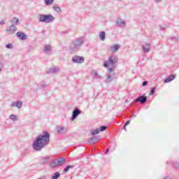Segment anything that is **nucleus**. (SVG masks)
Wrapping results in <instances>:
<instances>
[{
  "mask_svg": "<svg viewBox=\"0 0 179 179\" xmlns=\"http://www.w3.org/2000/svg\"><path fill=\"white\" fill-rule=\"evenodd\" d=\"M59 176H61V173L59 172H56L52 176L51 179H58L59 178Z\"/></svg>",
  "mask_w": 179,
  "mask_h": 179,
  "instance_id": "28",
  "label": "nucleus"
},
{
  "mask_svg": "<svg viewBox=\"0 0 179 179\" xmlns=\"http://www.w3.org/2000/svg\"><path fill=\"white\" fill-rule=\"evenodd\" d=\"M141 48H142V50H143V52L146 54V52H149V51H150L151 45H150V43L144 42L141 45Z\"/></svg>",
  "mask_w": 179,
  "mask_h": 179,
  "instance_id": "8",
  "label": "nucleus"
},
{
  "mask_svg": "<svg viewBox=\"0 0 179 179\" xmlns=\"http://www.w3.org/2000/svg\"><path fill=\"white\" fill-rule=\"evenodd\" d=\"M159 28H160V30H164V29L167 28V27L166 25H164V27L160 25Z\"/></svg>",
  "mask_w": 179,
  "mask_h": 179,
  "instance_id": "38",
  "label": "nucleus"
},
{
  "mask_svg": "<svg viewBox=\"0 0 179 179\" xmlns=\"http://www.w3.org/2000/svg\"><path fill=\"white\" fill-rule=\"evenodd\" d=\"M129 124H131V120H127L124 124V127H127V125H129Z\"/></svg>",
  "mask_w": 179,
  "mask_h": 179,
  "instance_id": "37",
  "label": "nucleus"
},
{
  "mask_svg": "<svg viewBox=\"0 0 179 179\" xmlns=\"http://www.w3.org/2000/svg\"><path fill=\"white\" fill-rule=\"evenodd\" d=\"M97 134H100V129L99 128L91 131V135L93 136H94V135H97Z\"/></svg>",
  "mask_w": 179,
  "mask_h": 179,
  "instance_id": "26",
  "label": "nucleus"
},
{
  "mask_svg": "<svg viewBox=\"0 0 179 179\" xmlns=\"http://www.w3.org/2000/svg\"><path fill=\"white\" fill-rule=\"evenodd\" d=\"M22 101H17L16 102H13L11 103V106L12 107H17V108H22Z\"/></svg>",
  "mask_w": 179,
  "mask_h": 179,
  "instance_id": "18",
  "label": "nucleus"
},
{
  "mask_svg": "<svg viewBox=\"0 0 179 179\" xmlns=\"http://www.w3.org/2000/svg\"><path fill=\"white\" fill-rule=\"evenodd\" d=\"M54 20H55V17L52 15H41L39 17V22L44 23H51V22H54Z\"/></svg>",
  "mask_w": 179,
  "mask_h": 179,
  "instance_id": "4",
  "label": "nucleus"
},
{
  "mask_svg": "<svg viewBox=\"0 0 179 179\" xmlns=\"http://www.w3.org/2000/svg\"><path fill=\"white\" fill-rule=\"evenodd\" d=\"M6 48H8V50H12V48H13V45L12 43H8L6 45Z\"/></svg>",
  "mask_w": 179,
  "mask_h": 179,
  "instance_id": "32",
  "label": "nucleus"
},
{
  "mask_svg": "<svg viewBox=\"0 0 179 179\" xmlns=\"http://www.w3.org/2000/svg\"><path fill=\"white\" fill-rule=\"evenodd\" d=\"M110 74L108 75L106 79V83H111V82L114 81L117 79V77L115 76V73H109Z\"/></svg>",
  "mask_w": 179,
  "mask_h": 179,
  "instance_id": "11",
  "label": "nucleus"
},
{
  "mask_svg": "<svg viewBox=\"0 0 179 179\" xmlns=\"http://www.w3.org/2000/svg\"><path fill=\"white\" fill-rule=\"evenodd\" d=\"M72 62L73 64H83L85 62V57L82 56H73Z\"/></svg>",
  "mask_w": 179,
  "mask_h": 179,
  "instance_id": "6",
  "label": "nucleus"
},
{
  "mask_svg": "<svg viewBox=\"0 0 179 179\" xmlns=\"http://www.w3.org/2000/svg\"><path fill=\"white\" fill-rule=\"evenodd\" d=\"M83 38H78L76 40H74L70 45V49L72 51H78L82 45H83Z\"/></svg>",
  "mask_w": 179,
  "mask_h": 179,
  "instance_id": "3",
  "label": "nucleus"
},
{
  "mask_svg": "<svg viewBox=\"0 0 179 179\" xmlns=\"http://www.w3.org/2000/svg\"><path fill=\"white\" fill-rule=\"evenodd\" d=\"M56 131L59 135H65L68 132V129L64 127L57 126L56 127Z\"/></svg>",
  "mask_w": 179,
  "mask_h": 179,
  "instance_id": "7",
  "label": "nucleus"
},
{
  "mask_svg": "<svg viewBox=\"0 0 179 179\" xmlns=\"http://www.w3.org/2000/svg\"><path fill=\"white\" fill-rule=\"evenodd\" d=\"M0 24H5V20L0 21Z\"/></svg>",
  "mask_w": 179,
  "mask_h": 179,
  "instance_id": "40",
  "label": "nucleus"
},
{
  "mask_svg": "<svg viewBox=\"0 0 179 179\" xmlns=\"http://www.w3.org/2000/svg\"><path fill=\"white\" fill-rule=\"evenodd\" d=\"M12 24H13L14 26H17V24H19V19L17 17H13L11 20H10Z\"/></svg>",
  "mask_w": 179,
  "mask_h": 179,
  "instance_id": "21",
  "label": "nucleus"
},
{
  "mask_svg": "<svg viewBox=\"0 0 179 179\" xmlns=\"http://www.w3.org/2000/svg\"><path fill=\"white\" fill-rule=\"evenodd\" d=\"M155 87L152 88L150 92V96H153V94H155Z\"/></svg>",
  "mask_w": 179,
  "mask_h": 179,
  "instance_id": "34",
  "label": "nucleus"
},
{
  "mask_svg": "<svg viewBox=\"0 0 179 179\" xmlns=\"http://www.w3.org/2000/svg\"><path fill=\"white\" fill-rule=\"evenodd\" d=\"M38 89H44L45 87V83L41 82L37 85Z\"/></svg>",
  "mask_w": 179,
  "mask_h": 179,
  "instance_id": "27",
  "label": "nucleus"
},
{
  "mask_svg": "<svg viewBox=\"0 0 179 179\" xmlns=\"http://www.w3.org/2000/svg\"><path fill=\"white\" fill-rule=\"evenodd\" d=\"M173 166L176 169H179V164L177 162L173 163Z\"/></svg>",
  "mask_w": 179,
  "mask_h": 179,
  "instance_id": "36",
  "label": "nucleus"
},
{
  "mask_svg": "<svg viewBox=\"0 0 179 179\" xmlns=\"http://www.w3.org/2000/svg\"><path fill=\"white\" fill-rule=\"evenodd\" d=\"M148 101V97L145 95L140 96L134 100V103H141V104H145Z\"/></svg>",
  "mask_w": 179,
  "mask_h": 179,
  "instance_id": "10",
  "label": "nucleus"
},
{
  "mask_svg": "<svg viewBox=\"0 0 179 179\" xmlns=\"http://www.w3.org/2000/svg\"><path fill=\"white\" fill-rule=\"evenodd\" d=\"M16 36L20 40H26L27 38V36L24 33H22L20 31L17 32Z\"/></svg>",
  "mask_w": 179,
  "mask_h": 179,
  "instance_id": "16",
  "label": "nucleus"
},
{
  "mask_svg": "<svg viewBox=\"0 0 179 179\" xmlns=\"http://www.w3.org/2000/svg\"><path fill=\"white\" fill-rule=\"evenodd\" d=\"M124 131H127V127L124 126Z\"/></svg>",
  "mask_w": 179,
  "mask_h": 179,
  "instance_id": "43",
  "label": "nucleus"
},
{
  "mask_svg": "<svg viewBox=\"0 0 179 179\" xmlns=\"http://www.w3.org/2000/svg\"><path fill=\"white\" fill-rule=\"evenodd\" d=\"M99 38H101V40L102 41H104V40H106V32L105 31H101L99 34Z\"/></svg>",
  "mask_w": 179,
  "mask_h": 179,
  "instance_id": "25",
  "label": "nucleus"
},
{
  "mask_svg": "<svg viewBox=\"0 0 179 179\" xmlns=\"http://www.w3.org/2000/svg\"><path fill=\"white\" fill-rule=\"evenodd\" d=\"M75 167V165H67L64 169V173H68V171H69L70 169H73Z\"/></svg>",
  "mask_w": 179,
  "mask_h": 179,
  "instance_id": "23",
  "label": "nucleus"
},
{
  "mask_svg": "<svg viewBox=\"0 0 179 179\" xmlns=\"http://www.w3.org/2000/svg\"><path fill=\"white\" fill-rule=\"evenodd\" d=\"M57 72H59L58 67H52L48 71V73H57Z\"/></svg>",
  "mask_w": 179,
  "mask_h": 179,
  "instance_id": "19",
  "label": "nucleus"
},
{
  "mask_svg": "<svg viewBox=\"0 0 179 179\" xmlns=\"http://www.w3.org/2000/svg\"><path fill=\"white\" fill-rule=\"evenodd\" d=\"M121 48V45L115 44L110 47L109 51L110 52H117V50Z\"/></svg>",
  "mask_w": 179,
  "mask_h": 179,
  "instance_id": "14",
  "label": "nucleus"
},
{
  "mask_svg": "<svg viewBox=\"0 0 179 179\" xmlns=\"http://www.w3.org/2000/svg\"><path fill=\"white\" fill-rule=\"evenodd\" d=\"M45 3L47 6L52 5V3H54V0H45Z\"/></svg>",
  "mask_w": 179,
  "mask_h": 179,
  "instance_id": "31",
  "label": "nucleus"
},
{
  "mask_svg": "<svg viewBox=\"0 0 179 179\" xmlns=\"http://www.w3.org/2000/svg\"><path fill=\"white\" fill-rule=\"evenodd\" d=\"M117 62H118V57H117L115 55L109 56L108 60L105 61L103 66L104 68H108V73H112L113 71H115V68H117Z\"/></svg>",
  "mask_w": 179,
  "mask_h": 179,
  "instance_id": "2",
  "label": "nucleus"
},
{
  "mask_svg": "<svg viewBox=\"0 0 179 179\" xmlns=\"http://www.w3.org/2000/svg\"><path fill=\"white\" fill-rule=\"evenodd\" d=\"M127 24V22H125V20L121 19V18H118L116 21V24L117 26H122L123 27H124L125 24Z\"/></svg>",
  "mask_w": 179,
  "mask_h": 179,
  "instance_id": "17",
  "label": "nucleus"
},
{
  "mask_svg": "<svg viewBox=\"0 0 179 179\" xmlns=\"http://www.w3.org/2000/svg\"><path fill=\"white\" fill-rule=\"evenodd\" d=\"M10 120H12L13 121H18V118H17V116H16V115H13V114H12V115H10Z\"/></svg>",
  "mask_w": 179,
  "mask_h": 179,
  "instance_id": "29",
  "label": "nucleus"
},
{
  "mask_svg": "<svg viewBox=\"0 0 179 179\" xmlns=\"http://www.w3.org/2000/svg\"><path fill=\"white\" fill-rule=\"evenodd\" d=\"M146 85H148V81H144L143 83V86H146Z\"/></svg>",
  "mask_w": 179,
  "mask_h": 179,
  "instance_id": "39",
  "label": "nucleus"
},
{
  "mask_svg": "<svg viewBox=\"0 0 179 179\" xmlns=\"http://www.w3.org/2000/svg\"><path fill=\"white\" fill-rule=\"evenodd\" d=\"M16 30H17V28L16 27V26L12 24L11 26L7 28L6 31H8L9 34H13L16 32Z\"/></svg>",
  "mask_w": 179,
  "mask_h": 179,
  "instance_id": "12",
  "label": "nucleus"
},
{
  "mask_svg": "<svg viewBox=\"0 0 179 179\" xmlns=\"http://www.w3.org/2000/svg\"><path fill=\"white\" fill-rule=\"evenodd\" d=\"M106 153H108V150H106Z\"/></svg>",
  "mask_w": 179,
  "mask_h": 179,
  "instance_id": "44",
  "label": "nucleus"
},
{
  "mask_svg": "<svg viewBox=\"0 0 179 179\" xmlns=\"http://www.w3.org/2000/svg\"><path fill=\"white\" fill-rule=\"evenodd\" d=\"M132 117H136V115H132V116L130 117V118H132Z\"/></svg>",
  "mask_w": 179,
  "mask_h": 179,
  "instance_id": "42",
  "label": "nucleus"
},
{
  "mask_svg": "<svg viewBox=\"0 0 179 179\" xmlns=\"http://www.w3.org/2000/svg\"><path fill=\"white\" fill-rule=\"evenodd\" d=\"M107 129V127L106 126H101L99 128V132H103V131H106Z\"/></svg>",
  "mask_w": 179,
  "mask_h": 179,
  "instance_id": "33",
  "label": "nucleus"
},
{
  "mask_svg": "<svg viewBox=\"0 0 179 179\" xmlns=\"http://www.w3.org/2000/svg\"><path fill=\"white\" fill-rule=\"evenodd\" d=\"M43 52H44V54L51 55L52 52L51 46L50 45H45L44 49H43Z\"/></svg>",
  "mask_w": 179,
  "mask_h": 179,
  "instance_id": "15",
  "label": "nucleus"
},
{
  "mask_svg": "<svg viewBox=\"0 0 179 179\" xmlns=\"http://www.w3.org/2000/svg\"><path fill=\"white\" fill-rule=\"evenodd\" d=\"M117 1H121V0H117Z\"/></svg>",
  "mask_w": 179,
  "mask_h": 179,
  "instance_id": "46",
  "label": "nucleus"
},
{
  "mask_svg": "<svg viewBox=\"0 0 179 179\" xmlns=\"http://www.w3.org/2000/svg\"><path fill=\"white\" fill-rule=\"evenodd\" d=\"M100 139H101V136H93L89 139V143L94 144L96 142H99Z\"/></svg>",
  "mask_w": 179,
  "mask_h": 179,
  "instance_id": "13",
  "label": "nucleus"
},
{
  "mask_svg": "<svg viewBox=\"0 0 179 179\" xmlns=\"http://www.w3.org/2000/svg\"><path fill=\"white\" fill-rule=\"evenodd\" d=\"M1 69H0V72H1Z\"/></svg>",
  "mask_w": 179,
  "mask_h": 179,
  "instance_id": "45",
  "label": "nucleus"
},
{
  "mask_svg": "<svg viewBox=\"0 0 179 179\" xmlns=\"http://www.w3.org/2000/svg\"><path fill=\"white\" fill-rule=\"evenodd\" d=\"M92 75H93L94 79H100L101 78L100 75H99V73L96 71H92Z\"/></svg>",
  "mask_w": 179,
  "mask_h": 179,
  "instance_id": "22",
  "label": "nucleus"
},
{
  "mask_svg": "<svg viewBox=\"0 0 179 179\" xmlns=\"http://www.w3.org/2000/svg\"><path fill=\"white\" fill-rule=\"evenodd\" d=\"M48 143H50V133L47 131H43V134L39 135L34 142L33 148L36 152H40Z\"/></svg>",
  "mask_w": 179,
  "mask_h": 179,
  "instance_id": "1",
  "label": "nucleus"
},
{
  "mask_svg": "<svg viewBox=\"0 0 179 179\" xmlns=\"http://www.w3.org/2000/svg\"><path fill=\"white\" fill-rule=\"evenodd\" d=\"M80 114H82V110H79L77 107L74 108L73 110V114L71 116V120L75 121L76 120V117L80 115Z\"/></svg>",
  "mask_w": 179,
  "mask_h": 179,
  "instance_id": "9",
  "label": "nucleus"
},
{
  "mask_svg": "<svg viewBox=\"0 0 179 179\" xmlns=\"http://www.w3.org/2000/svg\"><path fill=\"white\" fill-rule=\"evenodd\" d=\"M65 164V158L59 157V159H55L53 162H50V167L55 169L57 167H59V166H62Z\"/></svg>",
  "mask_w": 179,
  "mask_h": 179,
  "instance_id": "5",
  "label": "nucleus"
},
{
  "mask_svg": "<svg viewBox=\"0 0 179 179\" xmlns=\"http://www.w3.org/2000/svg\"><path fill=\"white\" fill-rule=\"evenodd\" d=\"M175 78H176L175 76L171 75L164 80V83H169L171 82V80H174Z\"/></svg>",
  "mask_w": 179,
  "mask_h": 179,
  "instance_id": "20",
  "label": "nucleus"
},
{
  "mask_svg": "<svg viewBox=\"0 0 179 179\" xmlns=\"http://www.w3.org/2000/svg\"><path fill=\"white\" fill-rule=\"evenodd\" d=\"M164 179H171V178H169V176H166Z\"/></svg>",
  "mask_w": 179,
  "mask_h": 179,
  "instance_id": "41",
  "label": "nucleus"
},
{
  "mask_svg": "<svg viewBox=\"0 0 179 179\" xmlns=\"http://www.w3.org/2000/svg\"><path fill=\"white\" fill-rule=\"evenodd\" d=\"M155 3H162L163 0H153Z\"/></svg>",
  "mask_w": 179,
  "mask_h": 179,
  "instance_id": "35",
  "label": "nucleus"
},
{
  "mask_svg": "<svg viewBox=\"0 0 179 179\" xmlns=\"http://www.w3.org/2000/svg\"><path fill=\"white\" fill-rule=\"evenodd\" d=\"M49 161H50V157H45L41 159L42 164H45L46 163H48Z\"/></svg>",
  "mask_w": 179,
  "mask_h": 179,
  "instance_id": "24",
  "label": "nucleus"
},
{
  "mask_svg": "<svg viewBox=\"0 0 179 179\" xmlns=\"http://www.w3.org/2000/svg\"><path fill=\"white\" fill-rule=\"evenodd\" d=\"M53 9L55 10V12H57V13H59V12H61V8L59 6H57V5L53 6Z\"/></svg>",
  "mask_w": 179,
  "mask_h": 179,
  "instance_id": "30",
  "label": "nucleus"
}]
</instances>
